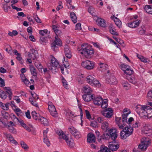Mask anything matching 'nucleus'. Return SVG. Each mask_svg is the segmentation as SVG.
<instances>
[{
	"mask_svg": "<svg viewBox=\"0 0 152 152\" xmlns=\"http://www.w3.org/2000/svg\"><path fill=\"white\" fill-rule=\"evenodd\" d=\"M78 50L80 53L88 59L93 57L94 53V51L92 48L90 47L87 46L85 44L82 45L81 49Z\"/></svg>",
	"mask_w": 152,
	"mask_h": 152,
	"instance_id": "obj_1",
	"label": "nucleus"
},
{
	"mask_svg": "<svg viewBox=\"0 0 152 152\" xmlns=\"http://www.w3.org/2000/svg\"><path fill=\"white\" fill-rule=\"evenodd\" d=\"M102 129L105 132L110 133L111 139H116L118 136L116 131L115 129H109V124L106 121H104L102 123L101 126Z\"/></svg>",
	"mask_w": 152,
	"mask_h": 152,
	"instance_id": "obj_2",
	"label": "nucleus"
},
{
	"mask_svg": "<svg viewBox=\"0 0 152 152\" xmlns=\"http://www.w3.org/2000/svg\"><path fill=\"white\" fill-rule=\"evenodd\" d=\"M54 32L56 36L55 37V40L51 45V49L54 51L57 50L58 47L57 45L61 46L62 45V42L59 38H57L58 36H59L61 34V30L58 29L55 30Z\"/></svg>",
	"mask_w": 152,
	"mask_h": 152,
	"instance_id": "obj_3",
	"label": "nucleus"
},
{
	"mask_svg": "<svg viewBox=\"0 0 152 152\" xmlns=\"http://www.w3.org/2000/svg\"><path fill=\"white\" fill-rule=\"evenodd\" d=\"M130 113V112H129V113H126L125 114H122V119L121 117H116L115 118L116 123L119 126V127L120 129H123L124 126L126 125V124L128 123L127 120V117Z\"/></svg>",
	"mask_w": 152,
	"mask_h": 152,
	"instance_id": "obj_4",
	"label": "nucleus"
},
{
	"mask_svg": "<svg viewBox=\"0 0 152 152\" xmlns=\"http://www.w3.org/2000/svg\"><path fill=\"white\" fill-rule=\"evenodd\" d=\"M133 129L132 127H129L128 126L125 127L121 132L120 136L122 139H126L131 135L133 132Z\"/></svg>",
	"mask_w": 152,
	"mask_h": 152,
	"instance_id": "obj_5",
	"label": "nucleus"
},
{
	"mask_svg": "<svg viewBox=\"0 0 152 152\" xmlns=\"http://www.w3.org/2000/svg\"><path fill=\"white\" fill-rule=\"evenodd\" d=\"M81 65L86 69L91 70L93 69L94 67V63L90 61L86 60L83 61L82 62Z\"/></svg>",
	"mask_w": 152,
	"mask_h": 152,
	"instance_id": "obj_6",
	"label": "nucleus"
},
{
	"mask_svg": "<svg viewBox=\"0 0 152 152\" xmlns=\"http://www.w3.org/2000/svg\"><path fill=\"white\" fill-rule=\"evenodd\" d=\"M115 139H112L113 141L110 143L108 146L109 149L113 151H116L119 147V142L115 141Z\"/></svg>",
	"mask_w": 152,
	"mask_h": 152,
	"instance_id": "obj_7",
	"label": "nucleus"
},
{
	"mask_svg": "<svg viewBox=\"0 0 152 152\" xmlns=\"http://www.w3.org/2000/svg\"><path fill=\"white\" fill-rule=\"evenodd\" d=\"M68 129L70 133L75 137L78 139L81 137L80 132L74 127L70 126L69 127Z\"/></svg>",
	"mask_w": 152,
	"mask_h": 152,
	"instance_id": "obj_8",
	"label": "nucleus"
},
{
	"mask_svg": "<svg viewBox=\"0 0 152 152\" xmlns=\"http://www.w3.org/2000/svg\"><path fill=\"white\" fill-rule=\"evenodd\" d=\"M102 115L107 118H110L113 115V110L111 108H108L101 111Z\"/></svg>",
	"mask_w": 152,
	"mask_h": 152,
	"instance_id": "obj_9",
	"label": "nucleus"
},
{
	"mask_svg": "<svg viewBox=\"0 0 152 152\" xmlns=\"http://www.w3.org/2000/svg\"><path fill=\"white\" fill-rule=\"evenodd\" d=\"M48 106V109L50 114L54 117H56L57 113L54 106L51 102H49Z\"/></svg>",
	"mask_w": 152,
	"mask_h": 152,
	"instance_id": "obj_10",
	"label": "nucleus"
},
{
	"mask_svg": "<svg viewBox=\"0 0 152 152\" xmlns=\"http://www.w3.org/2000/svg\"><path fill=\"white\" fill-rule=\"evenodd\" d=\"M63 139L65 140L68 146L70 148H73L75 145L74 140L72 138H69L68 136L64 135Z\"/></svg>",
	"mask_w": 152,
	"mask_h": 152,
	"instance_id": "obj_11",
	"label": "nucleus"
},
{
	"mask_svg": "<svg viewBox=\"0 0 152 152\" xmlns=\"http://www.w3.org/2000/svg\"><path fill=\"white\" fill-rule=\"evenodd\" d=\"M146 116L150 118L152 117V108L149 106H146L143 114V117Z\"/></svg>",
	"mask_w": 152,
	"mask_h": 152,
	"instance_id": "obj_12",
	"label": "nucleus"
},
{
	"mask_svg": "<svg viewBox=\"0 0 152 152\" xmlns=\"http://www.w3.org/2000/svg\"><path fill=\"white\" fill-rule=\"evenodd\" d=\"M142 131L143 133L147 134L148 136H150L152 135V129L148 127L145 124L143 126Z\"/></svg>",
	"mask_w": 152,
	"mask_h": 152,
	"instance_id": "obj_13",
	"label": "nucleus"
},
{
	"mask_svg": "<svg viewBox=\"0 0 152 152\" xmlns=\"http://www.w3.org/2000/svg\"><path fill=\"white\" fill-rule=\"evenodd\" d=\"M150 143V142L149 140H145L141 142V144L139 145L138 148L142 151H144L147 148Z\"/></svg>",
	"mask_w": 152,
	"mask_h": 152,
	"instance_id": "obj_14",
	"label": "nucleus"
},
{
	"mask_svg": "<svg viewBox=\"0 0 152 152\" xmlns=\"http://www.w3.org/2000/svg\"><path fill=\"white\" fill-rule=\"evenodd\" d=\"M146 106H141L139 105L136 107V111L141 117H143V114L144 112Z\"/></svg>",
	"mask_w": 152,
	"mask_h": 152,
	"instance_id": "obj_15",
	"label": "nucleus"
},
{
	"mask_svg": "<svg viewBox=\"0 0 152 152\" xmlns=\"http://www.w3.org/2000/svg\"><path fill=\"white\" fill-rule=\"evenodd\" d=\"M87 141L89 143H94L96 141L95 135L92 133H90L88 134Z\"/></svg>",
	"mask_w": 152,
	"mask_h": 152,
	"instance_id": "obj_16",
	"label": "nucleus"
},
{
	"mask_svg": "<svg viewBox=\"0 0 152 152\" xmlns=\"http://www.w3.org/2000/svg\"><path fill=\"white\" fill-rule=\"evenodd\" d=\"M103 101V100L102 97H94L93 102L95 105L99 106H100L101 104L102 103Z\"/></svg>",
	"mask_w": 152,
	"mask_h": 152,
	"instance_id": "obj_17",
	"label": "nucleus"
},
{
	"mask_svg": "<svg viewBox=\"0 0 152 152\" xmlns=\"http://www.w3.org/2000/svg\"><path fill=\"white\" fill-rule=\"evenodd\" d=\"M107 82L111 84L115 85L117 83V81L115 77L113 75L110 76V77L107 80Z\"/></svg>",
	"mask_w": 152,
	"mask_h": 152,
	"instance_id": "obj_18",
	"label": "nucleus"
},
{
	"mask_svg": "<svg viewBox=\"0 0 152 152\" xmlns=\"http://www.w3.org/2000/svg\"><path fill=\"white\" fill-rule=\"evenodd\" d=\"M141 22L140 20L137 22V21H133L127 23L126 25L130 28H136L139 26Z\"/></svg>",
	"mask_w": 152,
	"mask_h": 152,
	"instance_id": "obj_19",
	"label": "nucleus"
},
{
	"mask_svg": "<svg viewBox=\"0 0 152 152\" xmlns=\"http://www.w3.org/2000/svg\"><path fill=\"white\" fill-rule=\"evenodd\" d=\"M64 53L66 57L69 58H70L72 56L71 50L67 45H66L64 48Z\"/></svg>",
	"mask_w": 152,
	"mask_h": 152,
	"instance_id": "obj_20",
	"label": "nucleus"
},
{
	"mask_svg": "<svg viewBox=\"0 0 152 152\" xmlns=\"http://www.w3.org/2000/svg\"><path fill=\"white\" fill-rule=\"evenodd\" d=\"M51 65L52 66L51 69H53V68H59V65L58 62L56 60V59L53 57L51 60Z\"/></svg>",
	"mask_w": 152,
	"mask_h": 152,
	"instance_id": "obj_21",
	"label": "nucleus"
},
{
	"mask_svg": "<svg viewBox=\"0 0 152 152\" xmlns=\"http://www.w3.org/2000/svg\"><path fill=\"white\" fill-rule=\"evenodd\" d=\"M96 22L98 23L99 25L103 27H106V24L105 20L101 18H98Z\"/></svg>",
	"mask_w": 152,
	"mask_h": 152,
	"instance_id": "obj_22",
	"label": "nucleus"
},
{
	"mask_svg": "<svg viewBox=\"0 0 152 152\" xmlns=\"http://www.w3.org/2000/svg\"><path fill=\"white\" fill-rule=\"evenodd\" d=\"M83 90L86 93V94H91L92 91L90 88L87 86L83 87Z\"/></svg>",
	"mask_w": 152,
	"mask_h": 152,
	"instance_id": "obj_23",
	"label": "nucleus"
},
{
	"mask_svg": "<svg viewBox=\"0 0 152 152\" xmlns=\"http://www.w3.org/2000/svg\"><path fill=\"white\" fill-rule=\"evenodd\" d=\"M31 115L33 119L39 121V118L41 117L40 116V115L39 113H37L35 111H33L32 112Z\"/></svg>",
	"mask_w": 152,
	"mask_h": 152,
	"instance_id": "obj_24",
	"label": "nucleus"
},
{
	"mask_svg": "<svg viewBox=\"0 0 152 152\" xmlns=\"http://www.w3.org/2000/svg\"><path fill=\"white\" fill-rule=\"evenodd\" d=\"M139 34L143 35L145 34L146 31L144 25H142L140 28L137 30Z\"/></svg>",
	"mask_w": 152,
	"mask_h": 152,
	"instance_id": "obj_25",
	"label": "nucleus"
},
{
	"mask_svg": "<svg viewBox=\"0 0 152 152\" xmlns=\"http://www.w3.org/2000/svg\"><path fill=\"white\" fill-rule=\"evenodd\" d=\"M30 70L31 74L34 77L37 76V71L36 68L32 66L31 65L30 66Z\"/></svg>",
	"mask_w": 152,
	"mask_h": 152,
	"instance_id": "obj_26",
	"label": "nucleus"
},
{
	"mask_svg": "<svg viewBox=\"0 0 152 152\" xmlns=\"http://www.w3.org/2000/svg\"><path fill=\"white\" fill-rule=\"evenodd\" d=\"M39 121L45 126H47L48 124V122L47 120L43 117L39 118Z\"/></svg>",
	"mask_w": 152,
	"mask_h": 152,
	"instance_id": "obj_27",
	"label": "nucleus"
},
{
	"mask_svg": "<svg viewBox=\"0 0 152 152\" xmlns=\"http://www.w3.org/2000/svg\"><path fill=\"white\" fill-rule=\"evenodd\" d=\"M144 10L146 12L151 14H152V8L151 6L147 5L144 7Z\"/></svg>",
	"mask_w": 152,
	"mask_h": 152,
	"instance_id": "obj_28",
	"label": "nucleus"
},
{
	"mask_svg": "<svg viewBox=\"0 0 152 152\" xmlns=\"http://www.w3.org/2000/svg\"><path fill=\"white\" fill-rule=\"evenodd\" d=\"M70 16L71 19L74 23H76L77 21V19L75 13L74 12L71 13H70Z\"/></svg>",
	"mask_w": 152,
	"mask_h": 152,
	"instance_id": "obj_29",
	"label": "nucleus"
},
{
	"mask_svg": "<svg viewBox=\"0 0 152 152\" xmlns=\"http://www.w3.org/2000/svg\"><path fill=\"white\" fill-rule=\"evenodd\" d=\"M48 38L46 36H42L40 37L39 42L42 44L44 45L45 43L48 42Z\"/></svg>",
	"mask_w": 152,
	"mask_h": 152,
	"instance_id": "obj_30",
	"label": "nucleus"
},
{
	"mask_svg": "<svg viewBox=\"0 0 152 152\" xmlns=\"http://www.w3.org/2000/svg\"><path fill=\"white\" fill-rule=\"evenodd\" d=\"M109 30L110 32L112 34L116 36H118V34L116 32L115 29L112 27V25L110 26Z\"/></svg>",
	"mask_w": 152,
	"mask_h": 152,
	"instance_id": "obj_31",
	"label": "nucleus"
},
{
	"mask_svg": "<svg viewBox=\"0 0 152 152\" xmlns=\"http://www.w3.org/2000/svg\"><path fill=\"white\" fill-rule=\"evenodd\" d=\"M89 94H85L83 95V98L85 101L88 102L91 101V96Z\"/></svg>",
	"mask_w": 152,
	"mask_h": 152,
	"instance_id": "obj_32",
	"label": "nucleus"
},
{
	"mask_svg": "<svg viewBox=\"0 0 152 152\" xmlns=\"http://www.w3.org/2000/svg\"><path fill=\"white\" fill-rule=\"evenodd\" d=\"M98 152H111L108 148L107 147L103 146H101L100 150L98 151Z\"/></svg>",
	"mask_w": 152,
	"mask_h": 152,
	"instance_id": "obj_33",
	"label": "nucleus"
},
{
	"mask_svg": "<svg viewBox=\"0 0 152 152\" xmlns=\"http://www.w3.org/2000/svg\"><path fill=\"white\" fill-rule=\"evenodd\" d=\"M107 102L108 100L107 99H104L101 105V107L103 109L106 108L108 106Z\"/></svg>",
	"mask_w": 152,
	"mask_h": 152,
	"instance_id": "obj_34",
	"label": "nucleus"
},
{
	"mask_svg": "<svg viewBox=\"0 0 152 152\" xmlns=\"http://www.w3.org/2000/svg\"><path fill=\"white\" fill-rule=\"evenodd\" d=\"M94 78L91 75H89L86 77V81L89 84L91 85L92 83V81L94 80Z\"/></svg>",
	"mask_w": 152,
	"mask_h": 152,
	"instance_id": "obj_35",
	"label": "nucleus"
},
{
	"mask_svg": "<svg viewBox=\"0 0 152 152\" xmlns=\"http://www.w3.org/2000/svg\"><path fill=\"white\" fill-rule=\"evenodd\" d=\"M91 85H94L96 87H99L101 86V84L99 81L96 79L94 78V80L92 81V83L91 84Z\"/></svg>",
	"mask_w": 152,
	"mask_h": 152,
	"instance_id": "obj_36",
	"label": "nucleus"
},
{
	"mask_svg": "<svg viewBox=\"0 0 152 152\" xmlns=\"http://www.w3.org/2000/svg\"><path fill=\"white\" fill-rule=\"evenodd\" d=\"M114 21L115 24L120 28L121 25V22L120 20L117 18L115 17Z\"/></svg>",
	"mask_w": 152,
	"mask_h": 152,
	"instance_id": "obj_37",
	"label": "nucleus"
},
{
	"mask_svg": "<svg viewBox=\"0 0 152 152\" xmlns=\"http://www.w3.org/2000/svg\"><path fill=\"white\" fill-rule=\"evenodd\" d=\"M14 111L16 112V114L18 116L22 115L24 114V113H23L22 111L19 108L15 109Z\"/></svg>",
	"mask_w": 152,
	"mask_h": 152,
	"instance_id": "obj_38",
	"label": "nucleus"
},
{
	"mask_svg": "<svg viewBox=\"0 0 152 152\" xmlns=\"http://www.w3.org/2000/svg\"><path fill=\"white\" fill-rule=\"evenodd\" d=\"M48 31L47 29L41 30L39 31V33L42 36H46L48 35Z\"/></svg>",
	"mask_w": 152,
	"mask_h": 152,
	"instance_id": "obj_39",
	"label": "nucleus"
},
{
	"mask_svg": "<svg viewBox=\"0 0 152 152\" xmlns=\"http://www.w3.org/2000/svg\"><path fill=\"white\" fill-rule=\"evenodd\" d=\"M129 68L130 67H129L128 69L124 73L129 75V76H130V75L133 73L134 71L132 69H130Z\"/></svg>",
	"mask_w": 152,
	"mask_h": 152,
	"instance_id": "obj_40",
	"label": "nucleus"
},
{
	"mask_svg": "<svg viewBox=\"0 0 152 152\" xmlns=\"http://www.w3.org/2000/svg\"><path fill=\"white\" fill-rule=\"evenodd\" d=\"M127 79L130 83L133 84H135L137 83V80L134 77H128Z\"/></svg>",
	"mask_w": 152,
	"mask_h": 152,
	"instance_id": "obj_41",
	"label": "nucleus"
},
{
	"mask_svg": "<svg viewBox=\"0 0 152 152\" xmlns=\"http://www.w3.org/2000/svg\"><path fill=\"white\" fill-rule=\"evenodd\" d=\"M121 69L123 70L124 72L128 69L129 67H130L128 65H126L125 64H121Z\"/></svg>",
	"mask_w": 152,
	"mask_h": 152,
	"instance_id": "obj_42",
	"label": "nucleus"
},
{
	"mask_svg": "<svg viewBox=\"0 0 152 152\" xmlns=\"http://www.w3.org/2000/svg\"><path fill=\"white\" fill-rule=\"evenodd\" d=\"M31 52L33 55L34 56V57L32 59L33 60H35L36 59L38 56V53L37 50H35L34 49L31 50Z\"/></svg>",
	"mask_w": 152,
	"mask_h": 152,
	"instance_id": "obj_43",
	"label": "nucleus"
},
{
	"mask_svg": "<svg viewBox=\"0 0 152 152\" xmlns=\"http://www.w3.org/2000/svg\"><path fill=\"white\" fill-rule=\"evenodd\" d=\"M20 144L22 148L25 150L28 148V147L27 145L23 141H21Z\"/></svg>",
	"mask_w": 152,
	"mask_h": 152,
	"instance_id": "obj_44",
	"label": "nucleus"
},
{
	"mask_svg": "<svg viewBox=\"0 0 152 152\" xmlns=\"http://www.w3.org/2000/svg\"><path fill=\"white\" fill-rule=\"evenodd\" d=\"M7 127H8L9 129V131L10 132L12 133L13 134L16 133V130L13 126H10L9 125H8Z\"/></svg>",
	"mask_w": 152,
	"mask_h": 152,
	"instance_id": "obj_45",
	"label": "nucleus"
},
{
	"mask_svg": "<svg viewBox=\"0 0 152 152\" xmlns=\"http://www.w3.org/2000/svg\"><path fill=\"white\" fill-rule=\"evenodd\" d=\"M123 86L125 88L126 90L129 89L130 87V85L127 82H125L123 83Z\"/></svg>",
	"mask_w": 152,
	"mask_h": 152,
	"instance_id": "obj_46",
	"label": "nucleus"
},
{
	"mask_svg": "<svg viewBox=\"0 0 152 152\" xmlns=\"http://www.w3.org/2000/svg\"><path fill=\"white\" fill-rule=\"evenodd\" d=\"M44 142L49 147L50 146V142L49 141L47 137H44Z\"/></svg>",
	"mask_w": 152,
	"mask_h": 152,
	"instance_id": "obj_47",
	"label": "nucleus"
},
{
	"mask_svg": "<svg viewBox=\"0 0 152 152\" xmlns=\"http://www.w3.org/2000/svg\"><path fill=\"white\" fill-rule=\"evenodd\" d=\"M140 123L138 121H136L132 125L133 128H137L140 126Z\"/></svg>",
	"mask_w": 152,
	"mask_h": 152,
	"instance_id": "obj_48",
	"label": "nucleus"
},
{
	"mask_svg": "<svg viewBox=\"0 0 152 152\" xmlns=\"http://www.w3.org/2000/svg\"><path fill=\"white\" fill-rule=\"evenodd\" d=\"M91 126L93 127L96 128L98 127L97 122L96 121H91Z\"/></svg>",
	"mask_w": 152,
	"mask_h": 152,
	"instance_id": "obj_49",
	"label": "nucleus"
},
{
	"mask_svg": "<svg viewBox=\"0 0 152 152\" xmlns=\"http://www.w3.org/2000/svg\"><path fill=\"white\" fill-rule=\"evenodd\" d=\"M7 4H4V7H3L4 10V11L7 12H8L9 9H11V7L10 6H7Z\"/></svg>",
	"mask_w": 152,
	"mask_h": 152,
	"instance_id": "obj_50",
	"label": "nucleus"
},
{
	"mask_svg": "<svg viewBox=\"0 0 152 152\" xmlns=\"http://www.w3.org/2000/svg\"><path fill=\"white\" fill-rule=\"evenodd\" d=\"M85 111L87 118L90 120L91 117L89 111L87 110H86Z\"/></svg>",
	"mask_w": 152,
	"mask_h": 152,
	"instance_id": "obj_51",
	"label": "nucleus"
},
{
	"mask_svg": "<svg viewBox=\"0 0 152 152\" xmlns=\"http://www.w3.org/2000/svg\"><path fill=\"white\" fill-rule=\"evenodd\" d=\"M56 133L58 134L59 136H61L62 138L63 139L64 135H66L64 134L62 131L61 130H58L56 132Z\"/></svg>",
	"mask_w": 152,
	"mask_h": 152,
	"instance_id": "obj_52",
	"label": "nucleus"
},
{
	"mask_svg": "<svg viewBox=\"0 0 152 152\" xmlns=\"http://www.w3.org/2000/svg\"><path fill=\"white\" fill-rule=\"evenodd\" d=\"M10 104V103L8 102L4 104L3 109L5 110H9V107Z\"/></svg>",
	"mask_w": 152,
	"mask_h": 152,
	"instance_id": "obj_53",
	"label": "nucleus"
},
{
	"mask_svg": "<svg viewBox=\"0 0 152 152\" xmlns=\"http://www.w3.org/2000/svg\"><path fill=\"white\" fill-rule=\"evenodd\" d=\"M62 82L63 84V86L65 88H66L68 85L67 82L66 80L64 79V78H63L62 79Z\"/></svg>",
	"mask_w": 152,
	"mask_h": 152,
	"instance_id": "obj_54",
	"label": "nucleus"
},
{
	"mask_svg": "<svg viewBox=\"0 0 152 152\" xmlns=\"http://www.w3.org/2000/svg\"><path fill=\"white\" fill-rule=\"evenodd\" d=\"M81 29V24L80 23H77L75 26V30H80Z\"/></svg>",
	"mask_w": 152,
	"mask_h": 152,
	"instance_id": "obj_55",
	"label": "nucleus"
},
{
	"mask_svg": "<svg viewBox=\"0 0 152 152\" xmlns=\"http://www.w3.org/2000/svg\"><path fill=\"white\" fill-rule=\"evenodd\" d=\"M68 3V4L67 5L69 9H73L75 8V7L73 6H72L71 5V2H67Z\"/></svg>",
	"mask_w": 152,
	"mask_h": 152,
	"instance_id": "obj_56",
	"label": "nucleus"
},
{
	"mask_svg": "<svg viewBox=\"0 0 152 152\" xmlns=\"http://www.w3.org/2000/svg\"><path fill=\"white\" fill-rule=\"evenodd\" d=\"M25 114L27 118H28L29 119L31 118V116L30 115V112L29 110H28L26 112Z\"/></svg>",
	"mask_w": 152,
	"mask_h": 152,
	"instance_id": "obj_57",
	"label": "nucleus"
},
{
	"mask_svg": "<svg viewBox=\"0 0 152 152\" xmlns=\"http://www.w3.org/2000/svg\"><path fill=\"white\" fill-rule=\"evenodd\" d=\"M6 92L7 93V94L9 95V98L10 99H11V97H12V91H11V89H10L9 90H7Z\"/></svg>",
	"mask_w": 152,
	"mask_h": 152,
	"instance_id": "obj_58",
	"label": "nucleus"
},
{
	"mask_svg": "<svg viewBox=\"0 0 152 152\" xmlns=\"http://www.w3.org/2000/svg\"><path fill=\"white\" fill-rule=\"evenodd\" d=\"M34 19L36 22H37V23H41V20L39 18L37 15H36V16L34 17Z\"/></svg>",
	"mask_w": 152,
	"mask_h": 152,
	"instance_id": "obj_59",
	"label": "nucleus"
},
{
	"mask_svg": "<svg viewBox=\"0 0 152 152\" xmlns=\"http://www.w3.org/2000/svg\"><path fill=\"white\" fill-rule=\"evenodd\" d=\"M97 139L99 142L101 141L102 140H105L104 134H103L101 136H99V137H98Z\"/></svg>",
	"mask_w": 152,
	"mask_h": 152,
	"instance_id": "obj_60",
	"label": "nucleus"
},
{
	"mask_svg": "<svg viewBox=\"0 0 152 152\" xmlns=\"http://www.w3.org/2000/svg\"><path fill=\"white\" fill-rule=\"evenodd\" d=\"M104 134V137H105V140H108L109 139L110 137H110V133L109 134L108 133H105Z\"/></svg>",
	"mask_w": 152,
	"mask_h": 152,
	"instance_id": "obj_61",
	"label": "nucleus"
},
{
	"mask_svg": "<svg viewBox=\"0 0 152 152\" xmlns=\"http://www.w3.org/2000/svg\"><path fill=\"white\" fill-rule=\"evenodd\" d=\"M31 95H32V97L35 99H39L38 96L37 95L36 93H34V94H32V93H31Z\"/></svg>",
	"mask_w": 152,
	"mask_h": 152,
	"instance_id": "obj_62",
	"label": "nucleus"
},
{
	"mask_svg": "<svg viewBox=\"0 0 152 152\" xmlns=\"http://www.w3.org/2000/svg\"><path fill=\"white\" fill-rule=\"evenodd\" d=\"M13 99L14 100L16 101L17 103H19L20 101V99L18 96H15L14 97Z\"/></svg>",
	"mask_w": 152,
	"mask_h": 152,
	"instance_id": "obj_63",
	"label": "nucleus"
},
{
	"mask_svg": "<svg viewBox=\"0 0 152 152\" xmlns=\"http://www.w3.org/2000/svg\"><path fill=\"white\" fill-rule=\"evenodd\" d=\"M2 99H5L7 97V96L6 95V94L4 92L2 94V95H1L0 96Z\"/></svg>",
	"mask_w": 152,
	"mask_h": 152,
	"instance_id": "obj_64",
	"label": "nucleus"
}]
</instances>
